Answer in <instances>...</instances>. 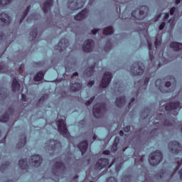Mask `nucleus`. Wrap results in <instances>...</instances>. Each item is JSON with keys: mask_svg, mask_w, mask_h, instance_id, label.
I'll return each mask as SVG.
<instances>
[{"mask_svg": "<svg viewBox=\"0 0 182 182\" xmlns=\"http://www.w3.org/2000/svg\"><path fill=\"white\" fill-rule=\"evenodd\" d=\"M46 150L55 151V150H60L62 149V144L58 141L50 139L45 144Z\"/></svg>", "mask_w": 182, "mask_h": 182, "instance_id": "nucleus-11", "label": "nucleus"}, {"mask_svg": "<svg viewBox=\"0 0 182 182\" xmlns=\"http://www.w3.org/2000/svg\"><path fill=\"white\" fill-rule=\"evenodd\" d=\"M124 132L126 133H129L130 132V126H126L124 127Z\"/></svg>", "mask_w": 182, "mask_h": 182, "instance_id": "nucleus-46", "label": "nucleus"}, {"mask_svg": "<svg viewBox=\"0 0 182 182\" xmlns=\"http://www.w3.org/2000/svg\"><path fill=\"white\" fill-rule=\"evenodd\" d=\"M161 173H162V175H160V178H161L164 174H166V171L164 169H162L161 171Z\"/></svg>", "mask_w": 182, "mask_h": 182, "instance_id": "nucleus-58", "label": "nucleus"}, {"mask_svg": "<svg viewBox=\"0 0 182 182\" xmlns=\"http://www.w3.org/2000/svg\"><path fill=\"white\" fill-rule=\"evenodd\" d=\"M150 80V77H146L144 80V82H143L142 80L138 81V82H135V86L137 89V91L135 93L136 96H139V93L140 92L141 90H143V89H144V90H146V87H147V85H149V82ZM144 82V84H143Z\"/></svg>", "mask_w": 182, "mask_h": 182, "instance_id": "nucleus-13", "label": "nucleus"}, {"mask_svg": "<svg viewBox=\"0 0 182 182\" xmlns=\"http://www.w3.org/2000/svg\"><path fill=\"white\" fill-rule=\"evenodd\" d=\"M26 144V135L25 134H23L21 136L19 142L16 145V148L22 149L23 147H25Z\"/></svg>", "mask_w": 182, "mask_h": 182, "instance_id": "nucleus-25", "label": "nucleus"}, {"mask_svg": "<svg viewBox=\"0 0 182 182\" xmlns=\"http://www.w3.org/2000/svg\"><path fill=\"white\" fill-rule=\"evenodd\" d=\"M66 171V166L65 164H63L62 162H55L54 165L53 166L52 168V173L53 174V177H50L51 180H53L54 181H58L59 177L61 174H63Z\"/></svg>", "mask_w": 182, "mask_h": 182, "instance_id": "nucleus-4", "label": "nucleus"}, {"mask_svg": "<svg viewBox=\"0 0 182 182\" xmlns=\"http://www.w3.org/2000/svg\"><path fill=\"white\" fill-rule=\"evenodd\" d=\"M44 77H45V73L43 71H40L34 75L33 80L34 82H41V80H43Z\"/></svg>", "mask_w": 182, "mask_h": 182, "instance_id": "nucleus-29", "label": "nucleus"}, {"mask_svg": "<svg viewBox=\"0 0 182 182\" xmlns=\"http://www.w3.org/2000/svg\"><path fill=\"white\" fill-rule=\"evenodd\" d=\"M93 48H95V41L92 39L87 40L84 45H82V50L87 53L92 52L93 50Z\"/></svg>", "mask_w": 182, "mask_h": 182, "instance_id": "nucleus-17", "label": "nucleus"}, {"mask_svg": "<svg viewBox=\"0 0 182 182\" xmlns=\"http://www.w3.org/2000/svg\"><path fill=\"white\" fill-rule=\"evenodd\" d=\"M35 18L34 16L32 15L31 16H29L27 18V22H31V21H32V19Z\"/></svg>", "mask_w": 182, "mask_h": 182, "instance_id": "nucleus-50", "label": "nucleus"}, {"mask_svg": "<svg viewBox=\"0 0 182 182\" xmlns=\"http://www.w3.org/2000/svg\"><path fill=\"white\" fill-rule=\"evenodd\" d=\"M99 29H94V30H92V35H96V33H97V32H99Z\"/></svg>", "mask_w": 182, "mask_h": 182, "instance_id": "nucleus-52", "label": "nucleus"}, {"mask_svg": "<svg viewBox=\"0 0 182 182\" xmlns=\"http://www.w3.org/2000/svg\"><path fill=\"white\" fill-rule=\"evenodd\" d=\"M24 66H25V65H24L23 64H21V66H20L19 68H18V72H19V73H23Z\"/></svg>", "mask_w": 182, "mask_h": 182, "instance_id": "nucleus-45", "label": "nucleus"}, {"mask_svg": "<svg viewBox=\"0 0 182 182\" xmlns=\"http://www.w3.org/2000/svg\"><path fill=\"white\" fill-rule=\"evenodd\" d=\"M42 161H43V159L41 155H33L31 156L28 162L26 159H21L18 161V166L22 170H28L29 166L39 167L42 164Z\"/></svg>", "mask_w": 182, "mask_h": 182, "instance_id": "nucleus-3", "label": "nucleus"}, {"mask_svg": "<svg viewBox=\"0 0 182 182\" xmlns=\"http://www.w3.org/2000/svg\"><path fill=\"white\" fill-rule=\"evenodd\" d=\"M130 73L133 76H140L144 73V64L141 61H137L134 63L130 69Z\"/></svg>", "mask_w": 182, "mask_h": 182, "instance_id": "nucleus-6", "label": "nucleus"}, {"mask_svg": "<svg viewBox=\"0 0 182 182\" xmlns=\"http://www.w3.org/2000/svg\"><path fill=\"white\" fill-rule=\"evenodd\" d=\"M8 97V90L6 88H0V100H4Z\"/></svg>", "mask_w": 182, "mask_h": 182, "instance_id": "nucleus-31", "label": "nucleus"}, {"mask_svg": "<svg viewBox=\"0 0 182 182\" xmlns=\"http://www.w3.org/2000/svg\"><path fill=\"white\" fill-rule=\"evenodd\" d=\"M107 166H109V159L106 158H100L96 162L95 168V170H102V168H105V167H107Z\"/></svg>", "mask_w": 182, "mask_h": 182, "instance_id": "nucleus-16", "label": "nucleus"}, {"mask_svg": "<svg viewBox=\"0 0 182 182\" xmlns=\"http://www.w3.org/2000/svg\"><path fill=\"white\" fill-rule=\"evenodd\" d=\"M0 72H5V66L0 65Z\"/></svg>", "mask_w": 182, "mask_h": 182, "instance_id": "nucleus-53", "label": "nucleus"}, {"mask_svg": "<svg viewBox=\"0 0 182 182\" xmlns=\"http://www.w3.org/2000/svg\"><path fill=\"white\" fill-rule=\"evenodd\" d=\"M94 85H95V81H94V80L90 81V82L87 83L88 87H92Z\"/></svg>", "mask_w": 182, "mask_h": 182, "instance_id": "nucleus-47", "label": "nucleus"}, {"mask_svg": "<svg viewBox=\"0 0 182 182\" xmlns=\"http://www.w3.org/2000/svg\"><path fill=\"white\" fill-rule=\"evenodd\" d=\"M119 139H114L113 144H112V146L111 148V151H112L113 153H116V151H117V146H119Z\"/></svg>", "mask_w": 182, "mask_h": 182, "instance_id": "nucleus-34", "label": "nucleus"}, {"mask_svg": "<svg viewBox=\"0 0 182 182\" xmlns=\"http://www.w3.org/2000/svg\"><path fill=\"white\" fill-rule=\"evenodd\" d=\"M149 12V8L146 6H141L140 9H137L136 10L132 11V16L138 21H141L144 19L147 16Z\"/></svg>", "mask_w": 182, "mask_h": 182, "instance_id": "nucleus-8", "label": "nucleus"}, {"mask_svg": "<svg viewBox=\"0 0 182 182\" xmlns=\"http://www.w3.org/2000/svg\"><path fill=\"white\" fill-rule=\"evenodd\" d=\"M9 120V115L8 114V112L4 113L2 117H0V122H2L3 123H6Z\"/></svg>", "mask_w": 182, "mask_h": 182, "instance_id": "nucleus-36", "label": "nucleus"}, {"mask_svg": "<svg viewBox=\"0 0 182 182\" xmlns=\"http://www.w3.org/2000/svg\"><path fill=\"white\" fill-rule=\"evenodd\" d=\"M5 141H6V135H5V136L0 143H3L4 146H5Z\"/></svg>", "mask_w": 182, "mask_h": 182, "instance_id": "nucleus-55", "label": "nucleus"}, {"mask_svg": "<svg viewBox=\"0 0 182 182\" xmlns=\"http://www.w3.org/2000/svg\"><path fill=\"white\" fill-rule=\"evenodd\" d=\"M170 115H164L161 113H159L156 115V119H152L153 124H155L158 128H155L152 129L150 132L151 137H155V136H159V133L160 132V126H167L168 127H171L175 126L176 119H170Z\"/></svg>", "mask_w": 182, "mask_h": 182, "instance_id": "nucleus-1", "label": "nucleus"}, {"mask_svg": "<svg viewBox=\"0 0 182 182\" xmlns=\"http://www.w3.org/2000/svg\"><path fill=\"white\" fill-rule=\"evenodd\" d=\"M58 129L59 133L63 136V137H65L66 139H69V136H70V134L69 133V131L68 130V127H66V122H65V120L60 119L57 122Z\"/></svg>", "mask_w": 182, "mask_h": 182, "instance_id": "nucleus-10", "label": "nucleus"}, {"mask_svg": "<svg viewBox=\"0 0 182 182\" xmlns=\"http://www.w3.org/2000/svg\"><path fill=\"white\" fill-rule=\"evenodd\" d=\"M114 32L112 26H108L105 28L103 31V35H112Z\"/></svg>", "mask_w": 182, "mask_h": 182, "instance_id": "nucleus-33", "label": "nucleus"}, {"mask_svg": "<svg viewBox=\"0 0 182 182\" xmlns=\"http://www.w3.org/2000/svg\"><path fill=\"white\" fill-rule=\"evenodd\" d=\"M86 4V0H68V6L71 11L82 9Z\"/></svg>", "mask_w": 182, "mask_h": 182, "instance_id": "nucleus-9", "label": "nucleus"}, {"mask_svg": "<svg viewBox=\"0 0 182 182\" xmlns=\"http://www.w3.org/2000/svg\"><path fill=\"white\" fill-rule=\"evenodd\" d=\"M148 48L149 50V58L151 60V63H152V68L155 70H157V69H160L161 66V63L159 61H157L158 63V65H156V63L154 62V55H153V53H151V43H148Z\"/></svg>", "mask_w": 182, "mask_h": 182, "instance_id": "nucleus-19", "label": "nucleus"}, {"mask_svg": "<svg viewBox=\"0 0 182 182\" xmlns=\"http://www.w3.org/2000/svg\"><path fill=\"white\" fill-rule=\"evenodd\" d=\"M6 36L4 33H0V41H4L5 39Z\"/></svg>", "mask_w": 182, "mask_h": 182, "instance_id": "nucleus-49", "label": "nucleus"}, {"mask_svg": "<svg viewBox=\"0 0 182 182\" xmlns=\"http://www.w3.org/2000/svg\"><path fill=\"white\" fill-rule=\"evenodd\" d=\"M115 105L117 107H123L124 105H126V97L123 95L122 97H117Z\"/></svg>", "mask_w": 182, "mask_h": 182, "instance_id": "nucleus-22", "label": "nucleus"}, {"mask_svg": "<svg viewBox=\"0 0 182 182\" xmlns=\"http://www.w3.org/2000/svg\"><path fill=\"white\" fill-rule=\"evenodd\" d=\"M29 11H31V6H28L23 12V16L20 19V23H22V22H23V19H25L28 16V14H29Z\"/></svg>", "mask_w": 182, "mask_h": 182, "instance_id": "nucleus-35", "label": "nucleus"}, {"mask_svg": "<svg viewBox=\"0 0 182 182\" xmlns=\"http://www.w3.org/2000/svg\"><path fill=\"white\" fill-rule=\"evenodd\" d=\"M106 112H107V109L105 102L96 104L92 109V113L96 119H101L102 116H105Z\"/></svg>", "mask_w": 182, "mask_h": 182, "instance_id": "nucleus-5", "label": "nucleus"}, {"mask_svg": "<svg viewBox=\"0 0 182 182\" xmlns=\"http://www.w3.org/2000/svg\"><path fill=\"white\" fill-rule=\"evenodd\" d=\"M10 165L11 163H9V161H6L5 164H3L0 168L1 171L4 173V171H5V170H6V168H8Z\"/></svg>", "mask_w": 182, "mask_h": 182, "instance_id": "nucleus-37", "label": "nucleus"}, {"mask_svg": "<svg viewBox=\"0 0 182 182\" xmlns=\"http://www.w3.org/2000/svg\"><path fill=\"white\" fill-rule=\"evenodd\" d=\"M168 149L172 154H178L179 151H182V146L177 141H173L168 144Z\"/></svg>", "mask_w": 182, "mask_h": 182, "instance_id": "nucleus-14", "label": "nucleus"}, {"mask_svg": "<svg viewBox=\"0 0 182 182\" xmlns=\"http://www.w3.org/2000/svg\"><path fill=\"white\" fill-rule=\"evenodd\" d=\"M163 160V154L160 151L152 152L149 156V162L151 166H158Z\"/></svg>", "mask_w": 182, "mask_h": 182, "instance_id": "nucleus-7", "label": "nucleus"}, {"mask_svg": "<svg viewBox=\"0 0 182 182\" xmlns=\"http://www.w3.org/2000/svg\"><path fill=\"white\" fill-rule=\"evenodd\" d=\"M166 81L164 82V80L158 79L156 81V87L162 93H170L176 90V78L171 75H168L166 77Z\"/></svg>", "mask_w": 182, "mask_h": 182, "instance_id": "nucleus-2", "label": "nucleus"}, {"mask_svg": "<svg viewBox=\"0 0 182 182\" xmlns=\"http://www.w3.org/2000/svg\"><path fill=\"white\" fill-rule=\"evenodd\" d=\"M95 96L92 97L90 100H88L86 102L85 105L87 106H90V105H92V103H93V100H95Z\"/></svg>", "mask_w": 182, "mask_h": 182, "instance_id": "nucleus-40", "label": "nucleus"}, {"mask_svg": "<svg viewBox=\"0 0 182 182\" xmlns=\"http://www.w3.org/2000/svg\"><path fill=\"white\" fill-rule=\"evenodd\" d=\"M120 168H122V166L119 165L116 167V171H120Z\"/></svg>", "mask_w": 182, "mask_h": 182, "instance_id": "nucleus-59", "label": "nucleus"}, {"mask_svg": "<svg viewBox=\"0 0 182 182\" xmlns=\"http://www.w3.org/2000/svg\"><path fill=\"white\" fill-rule=\"evenodd\" d=\"M180 2H181V0H176V5H178V4H180Z\"/></svg>", "mask_w": 182, "mask_h": 182, "instance_id": "nucleus-63", "label": "nucleus"}, {"mask_svg": "<svg viewBox=\"0 0 182 182\" xmlns=\"http://www.w3.org/2000/svg\"><path fill=\"white\" fill-rule=\"evenodd\" d=\"M79 75V73H77V72H75L73 74V76H77Z\"/></svg>", "mask_w": 182, "mask_h": 182, "instance_id": "nucleus-64", "label": "nucleus"}, {"mask_svg": "<svg viewBox=\"0 0 182 182\" xmlns=\"http://www.w3.org/2000/svg\"><path fill=\"white\" fill-rule=\"evenodd\" d=\"M103 154L109 155L110 154V151L109 150H105L102 152Z\"/></svg>", "mask_w": 182, "mask_h": 182, "instance_id": "nucleus-57", "label": "nucleus"}, {"mask_svg": "<svg viewBox=\"0 0 182 182\" xmlns=\"http://www.w3.org/2000/svg\"><path fill=\"white\" fill-rule=\"evenodd\" d=\"M68 46H69V41H68L66 38H62L58 43V45L54 47V49H55V50L62 52L65 50Z\"/></svg>", "mask_w": 182, "mask_h": 182, "instance_id": "nucleus-18", "label": "nucleus"}, {"mask_svg": "<svg viewBox=\"0 0 182 182\" xmlns=\"http://www.w3.org/2000/svg\"><path fill=\"white\" fill-rule=\"evenodd\" d=\"M123 134H124V132L122 130L119 131V136H123Z\"/></svg>", "mask_w": 182, "mask_h": 182, "instance_id": "nucleus-62", "label": "nucleus"}, {"mask_svg": "<svg viewBox=\"0 0 182 182\" xmlns=\"http://www.w3.org/2000/svg\"><path fill=\"white\" fill-rule=\"evenodd\" d=\"M107 182H117L114 177H109L107 179Z\"/></svg>", "mask_w": 182, "mask_h": 182, "instance_id": "nucleus-43", "label": "nucleus"}, {"mask_svg": "<svg viewBox=\"0 0 182 182\" xmlns=\"http://www.w3.org/2000/svg\"><path fill=\"white\" fill-rule=\"evenodd\" d=\"M160 45H161V41L159 40V38H156V41H155V48H157V46H160Z\"/></svg>", "mask_w": 182, "mask_h": 182, "instance_id": "nucleus-42", "label": "nucleus"}, {"mask_svg": "<svg viewBox=\"0 0 182 182\" xmlns=\"http://www.w3.org/2000/svg\"><path fill=\"white\" fill-rule=\"evenodd\" d=\"M169 17H170V15L168 14H166L164 16V19H168Z\"/></svg>", "mask_w": 182, "mask_h": 182, "instance_id": "nucleus-61", "label": "nucleus"}, {"mask_svg": "<svg viewBox=\"0 0 182 182\" xmlns=\"http://www.w3.org/2000/svg\"><path fill=\"white\" fill-rule=\"evenodd\" d=\"M21 99L23 102H26L27 99H26V95H25V94H22L21 95Z\"/></svg>", "mask_w": 182, "mask_h": 182, "instance_id": "nucleus-51", "label": "nucleus"}, {"mask_svg": "<svg viewBox=\"0 0 182 182\" xmlns=\"http://www.w3.org/2000/svg\"><path fill=\"white\" fill-rule=\"evenodd\" d=\"M87 14H89V10L87 9H85L75 16V21H83V19H85L87 16Z\"/></svg>", "mask_w": 182, "mask_h": 182, "instance_id": "nucleus-21", "label": "nucleus"}, {"mask_svg": "<svg viewBox=\"0 0 182 182\" xmlns=\"http://www.w3.org/2000/svg\"><path fill=\"white\" fill-rule=\"evenodd\" d=\"M36 36H38V28H34L31 33H30V41H35L36 39Z\"/></svg>", "mask_w": 182, "mask_h": 182, "instance_id": "nucleus-32", "label": "nucleus"}, {"mask_svg": "<svg viewBox=\"0 0 182 182\" xmlns=\"http://www.w3.org/2000/svg\"><path fill=\"white\" fill-rule=\"evenodd\" d=\"M70 89L71 92H79V90H82V84L78 82L71 83Z\"/></svg>", "mask_w": 182, "mask_h": 182, "instance_id": "nucleus-27", "label": "nucleus"}, {"mask_svg": "<svg viewBox=\"0 0 182 182\" xmlns=\"http://www.w3.org/2000/svg\"><path fill=\"white\" fill-rule=\"evenodd\" d=\"M11 87L13 92H19V90L21 89V84L16 77L13 78Z\"/></svg>", "mask_w": 182, "mask_h": 182, "instance_id": "nucleus-26", "label": "nucleus"}, {"mask_svg": "<svg viewBox=\"0 0 182 182\" xmlns=\"http://www.w3.org/2000/svg\"><path fill=\"white\" fill-rule=\"evenodd\" d=\"M113 75L111 74L110 72H105L102 77V82L100 83L101 87H107L109 85H110V82H112V78Z\"/></svg>", "mask_w": 182, "mask_h": 182, "instance_id": "nucleus-15", "label": "nucleus"}, {"mask_svg": "<svg viewBox=\"0 0 182 182\" xmlns=\"http://www.w3.org/2000/svg\"><path fill=\"white\" fill-rule=\"evenodd\" d=\"M170 48L173 49V50H181L182 49V43H177V42H171L170 43Z\"/></svg>", "mask_w": 182, "mask_h": 182, "instance_id": "nucleus-30", "label": "nucleus"}, {"mask_svg": "<svg viewBox=\"0 0 182 182\" xmlns=\"http://www.w3.org/2000/svg\"><path fill=\"white\" fill-rule=\"evenodd\" d=\"M11 0H0V6L2 8L5 5H9Z\"/></svg>", "mask_w": 182, "mask_h": 182, "instance_id": "nucleus-39", "label": "nucleus"}, {"mask_svg": "<svg viewBox=\"0 0 182 182\" xmlns=\"http://www.w3.org/2000/svg\"><path fill=\"white\" fill-rule=\"evenodd\" d=\"M178 109H180V102L178 101L166 103L165 106L166 112H174L173 114V116H177L178 114V112L176 111Z\"/></svg>", "mask_w": 182, "mask_h": 182, "instance_id": "nucleus-12", "label": "nucleus"}, {"mask_svg": "<svg viewBox=\"0 0 182 182\" xmlns=\"http://www.w3.org/2000/svg\"><path fill=\"white\" fill-rule=\"evenodd\" d=\"M134 100H135L134 97H132L131 99V101L129 103L128 107H130V106H132V103H133V102H134Z\"/></svg>", "mask_w": 182, "mask_h": 182, "instance_id": "nucleus-54", "label": "nucleus"}, {"mask_svg": "<svg viewBox=\"0 0 182 182\" xmlns=\"http://www.w3.org/2000/svg\"><path fill=\"white\" fill-rule=\"evenodd\" d=\"M89 144L87 143V141H83L78 144V149L81 151L82 154H85L86 153Z\"/></svg>", "mask_w": 182, "mask_h": 182, "instance_id": "nucleus-23", "label": "nucleus"}, {"mask_svg": "<svg viewBox=\"0 0 182 182\" xmlns=\"http://www.w3.org/2000/svg\"><path fill=\"white\" fill-rule=\"evenodd\" d=\"M0 20L4 25H8L9 23H11V17L9 15L5 13H2L0 14Z\"/></svg>", "mask_w": 182, "mask_h": 182, "instance_id": "nucleus-24", "label": "nucleus"}, {"mask_svg": "<svg viewBox=\"0 0 182 182\" xmlns=\"http://www.w3.org/2000/svg\"><path fill=\"white\" fill-rule=\"evenodd\" d=\"M179 176H180V178L181 180H182V168L179 171Z\"/></svg>", "mask_w": 182, "mask_h": 182, "instance_id": "nucleus-60", "label": "nucleus"}, {"mask_svg": "<svg viewBox=\"0 0 182 182\" xmlns=\"http://www.w3.org/2000/svg\"><path fill=\"white\" fill-rule=\"evenodd\" d=\"M95 73V65H92L90 68H87L84 71V76H87V77H90Z\"/></svg>", "mask_w": 182, "mask_h": 182, "instance_id": "nucleus-28", "label": "nucleus"}, {"mask_svg": "<svg viewBox=\"0 0 182 182\" xmlns=\"http://www.w3.org/2000/svg\"><path fill=\"white\" fill-rule=\"evenodd\" d=\"M174 12H176V7H172L170 10V15H174Z\"/></svg>", "mask_w": 182, "mask_h": 182, "instance_id": "nucleus-48", "label": "nucleus"}, {"mask_svg": "<svg viewBox=\"0 0 182 182\" xmlns=\"http://www.w3.org/2000/svg\"><path fill=\"white\" fill-rule=\"evenodd\" d=\"M112 43H110V40H108L107 41V43L105 45V46L104 47V50H105V52H109V50H110V49H112Z\"/></svg>", "mask_w": 182, "mask_h": 182, "instance_id": "nucleus-38", "label": "nucleus"}, {"mask_svg": "<svg viewBox=\"0 0 182 182\" xmlns=\"http://www.w3.org/2000/svg\"><path fill=\"white\" fill-rule=\"evenodd\" d=\"M9 113H10L11 114H14V108L9 107Z\"/></svg>", "mask_w": 182, "mask_h": 182, "instance_id": "nucleus-56", "label": "nucleus"}, {"mask_svg": "<svg viewBox=\"0 0 182 182\" xmlns=\"http://www.w3.org/2000/svg\"><path fill=\"white\" fill-rule=\"evenodd\" d=\"M166 26V22H162L159 26V31H163Z\"/></svg>", "mask_w": 182, "mask_h": 182, "instance_id": "nucleus-44", "label": "nucleus"}, {"mask_svg": "<svg viewBox=\"0 0 182 182\" xmlns=\"http://www.w3.org/2000/svg\"><path fill=\"white\" fill-rule=\"evenodd\" d=\"M53 6V0H46L42 6V9L44 14H48V11H50V8H52Z\"/></svg>", "mask_w": 182, "mask_h": 182, "instance_id": "nucleus-20", "label": "nucleus"}, {"mask_svg": "<svg viewBox=\"0 0 182 182\" xmlns=\"http://www.w3.org/2000/svg\"><path fill=\"white\" fill-rule=\"evenodd\" d=\"M49 97V95L48 94L43 95L38 100V103H41V102H44L45 99H48Z\"/></svg>", "mask_w": 182, "mask_h": 182, "instance_id": "nucleus-41", "label": "nucleus"}]
</instances>
